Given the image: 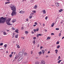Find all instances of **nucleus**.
<instances>
[{
  "label": "nucleus",
  "mask_w": 64,
  "mask_h": 64,
  "mask_svg": "<svg viewBox=\"0 0 64 64\" xmlns=\"http://www.w3.org/2000/svg\"><path fill=\"white\" fill-rule=\"evenodd\" d=\"M10 7L11 8L12 10L13 11L11 14L12 16H15V15H16L17 13L15 11H16V8L14 7V6L12 5H11Z\"/></svg>",
  "instance_id": "nucleus-1"
},
{
  "label": "nucleus",
  "mask_w": 64,
  "mask_h": 64,
  "mask_svg": "<svg viewBox=\"0 0 64 64\" xmlns=\"http://www.w3.org/2000/svg\"><path fill=\"white\" fill-rule=\"evenodd\" d=\"M7 19V18L6 17L5 18H3L2 17L0 18V23H4L5 22L6 20Z\"/></svg>",
  "instance_id": "nucleus-2"
},
{
  "label": "nucleus",
  "mask_w": 64,
  "mask_h": 64,
  "mask_svg": "<svg viewBox=\"0 0 64 64\" xmlns=\"http://www.w3.org/2000/svg\"><path fill=\"white\" fill-rule=\"evenodd\" d=\"M11 20V18H8V25H12V24H11V23L9 22Z\"/></svg>",
  "instance_id": "nucleus-3"
},
{
  "label": "nucleus",
  "mask_w": 64,
  "mask_h": 64,
  "mask_svg": "<svg viewBox=\"0 0 64 64\" xmlns=\"http://www.w3.org/2000/svg\"><path fill=\"white\" fill-rule=\"evenodd\" d=\"M18 56L19 57H21V56H22V55H23V53L22 52H20L18 54Z\"/></svg>",
  "instance_id": "nucleus-4"
},
{
  "label": "nucleus",
  "mask_w": 64,
  "mask_h": 64,
  "mask_svg": "<svg viewBox=\"0 0 64 64\" xmlns=\"http://www.w3.org/2000/svg\"><path fill=\"white\" fill-rule=\"evenodd\" d=\"M45 62L44 60H42L41 61L40 64H45Z\"/></svg>",
  "instance_id": "nucleus-5"
},
{
  "label": "nucleus",
  "mask_w": 64,
  "mask_h": 64,
  "mask_svg": "<svg viewBox=\"0 0 64 64\" xmlns=\"http://www.w3.org/2000/svg\"><path fill=\"white\" fill-rule=\"evenodd\" d=\"M23 58L22 57H20L19 58L18 60V61H21L22 59Z\"/></svg>",
  "instance_id": "nucleus-6"
},
{
  "label": "nucleus",
  "mask_w": 64,
  "mask_h": 64,
  "mask_svg": "<svg viewBox=\"0 0 64 64\" xmlns=\"http://www.w3.org/2000/svg\"><path fill=\"white\" fill-rule=\"evenodd\" d=\"M20 13H21V14H23L24 13V11H23L22 10H21L19 12Z\"/></svg>",
  "instance_id": "nucleus-7"
},
{
  "label": "nucleus",
  "mask_w": 64,
  "mask_h": 64,
  "mask_svg": "<svg viewBox=\"0 0 64 64\" xmlns=\"http://www.w3.org/2000/svg\"><path fill=\"white\" fill-rule=\"evenodd\" d=\"M42 12H43V14H46V11H45V10H44Z\"/></svg>",
  "instance_id": "nucleus-8"
},
{
  "label": "nucleus",
  "mask_w": 64,
  "mask_h": 64,
  "mask_svg": "<svg viewBox=\"0 0 64 64\" xmlns=\"http://www.w3.org/2000/svg\"><path fill=\"white\" fill-rule=\"evenodd\" d=\"M56 6H57V7H58V6H59V4L58 3V2H56Z\"/></svg>",
  "instance_id": "nucleus-9"
},
{
  "label": "nucleus",
  "mask_w": 64,
  "mask_h": 64,
  "mask_svg": "<svg viewBox=\"0 0 64 64\" xmlns=\"http://www.w3.org/2000/svg\"><path fill=\"white\" fill-rule=\"evenodd\" d=\"M16 19H14L12 21V23H14L15 22H16Z\"/></svg>",
  "instance_id": "nucleus-10"
},
{
  "label": "nucleus",
  "mask_w": 64,
  "mask_h": 64,
  "mask_svg": "<svg viewBox=\"0 0 64 64\" xmlns=\"http://www.w3.org/2000/svg\"><path fill=\"white\" fill-rule=\"evenodd\" d=\"M6 23L8 25V19L7 20H6Z\"/></svg>",
  "instance_id": "nucleus-11"
},
{
  "label": "nucleus",
  "mask_w": 64,
  "mask_h": 64,
  "mask_svg": "<svg viewBox=\"0 0 64 64\" xmlns=\"http://www.w3.org/2000/svg\"><path fill=\"white\" fill-rule=\"evenodd\" d=\"M18 34H16V36H15V38H18Z\"/></svg>",
  "instance_id": "nucleus-12"
},
{
  "label": "nucleus",
  "mask_w": 64,
  "mask_h": 64,
  "mask_svg": "<svg viewBox=\"0 0 64 64\" xmlns=\"http://www.w3.org/2000/svg\"><path fill=\"white\" fill-rule=\"evenodd\" d=\"M15 31L16 32V33H18V29H17V30H16Z\"/></svg>",
  "instance_id": "nucleus-13"
},
{
  "label": "nucleus",
  "mask_w": 64,
  "mask_h": 64,
  "mask_svg": "<svg viewBox=\"0 0 64 64\" xmlns=\"http://www.w3.org/2000/svg\"><path fill=\"white\" fill-rule=\"evenodd\" d=\"M52 25V27H53L54 26V23H53L51 25Z\"/></svg>",
  "instance_id": "nucleus-14"
},
{
  "label": "nucleus",
  "mask_w": 64,
  "mask_h": 64,
  "mask_svg": "<svg viewBox=\"0 0 64 64\" xmlns=\"http://www.w3.org/2000/svg\"><path fill=\"white\" fill-rule=\"evenodd\" d=\"M42 54H44L45 52V50H42Z\"/></svg>",
  "instance_id": "nucleus-15"
},
{
  "label": "nucleus",
  "mask_w": 64,
  "mask_h": 64,
  "mask_svg": "<svg viewBox=\"0 0 64 64\" xmlns=\"http://www.w3.org/2000/svg\"><path fill=\"white\" fill-rule=\"evenodd\" d=\"M38 53L39 54V55H40L42 54V52H40Z\"/></svg>",
  "instance_id": "nucleus-16"
},
{
  "label": "nucleus",
  "mask_w": 64,
  "mask_h": 64,
  "mask_svg": "<svg viewBox=\"0 0 64 64\" xmlns=\"http://www.w3.org/2000/svg\"><path fill=\"white\" fill-rule=\"evenodd\" d=\"M37 8V6H34V8L35 9H36V8Z\"/></svg>",
  "instance_id": "nucleus-17"
},
{
  "label": "nucleus",
  "mask_w": 64,
  "mask_h": 64,
  "mask_svg": "<svg viewBox=\"0 0 64 64\" xmlns=\"http://www.w3.org/2000/svg\"><path fill=\"white\" fill-rule=\"evenodd\" d=\"M39 64V62H36L35 63V64Z\"/></svg>",
  "instance_id": "nucleus-18"
},
{
  "label": "nucleus",
  "mask_w": 64,
  "mask_h": 64,
  "mask_svg": "<svg viewBox=\"0 0 64 64\" xmlns=\"http://www.w3.org/2000/svg\"><path fill=\"white\" fill-rule=\"evenodd\" d=\"M4 33V35H7V34L6 33V32H3Z\"/></svg>",
  "instance_id": "nucleus-19"
},
{
  "label": "nucleus",
  "mask_w": 64,
  "mask_h": 64,
  "mask_svg": "<svg viewBox=\"0 0 64 64\" xmlns=\"http://www.w3.org/2000/svg\"><path fill=\"white\" fill-rule=\"evenodd\" d=\"M50 37H48L47 38L46 40H48V39H50Z\"/></svg>",
  "instance_id": "nucleus-20"
},
{
  "label": "nucleus",
  "mask_w": 64,
  "mask_h": 64,
  "mask_svg": "<svg viewBox=\"0 0 64 64\" xmlns=\"http://www.w3.org/2000/svg\"><path fill=\"white\" fill-rule=\"evenodd\" d=\"M62 11H63V10H62V9H60V10H59V12H62Z\"/></svg>",
  "instance_id": "nucleus-21"
},
{
  "label": "nucleus",
  "mask_w": 64,
  "mask_h": 64,
  "mask_svg": "<svg viewBox=\"0 0 64 64\" xmlns=\"http://www.w3.org/2000/svg\"><path fill=\"white\" fill-rule=\"evenodd\" d=\"M36 31L37 32H38V31H39V28H37L36 30Z\"/></svg>",
  "instance_id": "nucleus-22"
},
{
  "label": "nucleus",
  "mask_w": 64,
  "mask_h": 64,
  "mask_svg": "<svg viewBox=\"0 0 64 64\" xmlns=\"http://www.w3.org/2000/svg\"><path fill=\"white\" fill-rule=\"evenodd\" d=\"M61 61V60H60L59 61H58V63H60V62Z\"/></svg>",
  "instance_id": "nucleus-23"
},
{
  "label": "nucleus",
  "mask_w": 64,
  "mask_h": 64,
  "mask_svg": "<svg viewBox=\"0 0 64 64\" xmlns=\"http://www.w3.org/2000/svg\"><path fill=\"white\" fill-rule=\"evenodd\" d=\"M25 33L26 34H27V33H28V32L26 31H25Z\"/></svg>",
  "instance_id": "nucleus-24"
},
{
  "label": "nucleus",
  "mask_w": 64,
  "mask_h": 64,
  "mask_svg": "<svg viewBox=\"0 0 64 64\" xmlns=\"http://www.w3.org/2000/svg\"><path fill=\"white\" fill-rule=\"evenodd\" d=\"M14 36H15V34H14L13 33L12 35V38H14Z\"/></svg>",
  "instance_id": "nucleus-25"
},
{
  "label": "nucleus",
  "mask_w": 64,
  "mask_h": 64,
  "mask_svg": "<svg viewBox=\"0 0 64 64\" xmlns=\"http://www.w3.org/2000/svg\"><path fill=\"white\" fill-rule=\"evenodd\" d=\"M16 58H18V57H20V56H19L18 54V55L17 56H16Z\"/></svg>",
  "instance_id": "nucleus-26"
},
{
  "label": "nucleus",
  "mask_w": 64,
  "mask_h": 64,
  "mask_svg": "<svg viewBox=\"0 0 64 64\" xmlns=\"http://www.w3.org/2000/svg\"><path fill=\"white\" fill-rule=\"evenodd\" d=\"M4 46L5 48H6V47H7V44H6L4 45Z\"/></svg>",
  "instance_id": "nucleus-27"
},
{
  "label": "nucleus",
  "mask_w": 64,
  "mask_h": 64,
  "mask_svg": "<svg viewBox=\"0 0 64 64\" xmlns=\"http://www.w3.org/2000/svg\"><path fill=\"white\" fill-rule=\"evenodd\" d=\"M17 48H20V46H19V45H18L17 46Z\"/></svg>",
  "instance_id": "nucleus-28"
},
{
  "label": "nucleus",
  "mask_w": 64,
  "mask_h": 64,
  "mask_svg": "<svg viewBox=\"0 0 64 64\" xmlns=\"http://www.w3.org/2000/svg\"><path fill=\"white\" fill-rule=\"evenodd\" d=\"M33 42L34 44H35V40H34V41H33Z\"/></svg>",
  "instance_id": "nucleus-29"
},
{
  "label": "nucleus",
  "mask_w": 64,
  "mask_h": 64,
  "mask_svg": "<svg viewBox=\"0 0 64 64\" xmlns=\"http://www.w3.org/2000/svg\"><path fill=\"white\" fill-rule=\"evenodd\" d=\"M34 32L35 33V32H36V30L34 29Z\"/></svg>",
  "instance_id": "nucleus-30"
},
{
  "label": "nucleus",
  "mask_w": 64,
  "mask_h": 64,
  "mask_svg": "<svg viewBox=\"0 0 64 64\" xmlns=\"http://www.w3.org/2000/svg\"><path fill=\"white\" fill-rule=\"evenodd\" d=\"M56 30H59V28H56Z\"/></svg>",
  "instance_id": "nucleus-31"
},
{
  "label": "nucleus",
  "mask_w": 64,
  "mask_h": 64,
  "mask_svg": "<svg viewBox=\"0 0 64 64\" xmlns=\"http://www.w3.org/2000/svg\"><path fill=\"white\" fill-rule=\"evenodd\" d=\"M61 33L60 32V33L59 34V37H60V36H61Z\"/></svg>",
  "instance_id": "nucleus-32"
},
{
  "label": "nucleus",
  "mask_w": 64,
  "mask_h": 64,
  "mask_svg": "<svg viewBox=\"0 0 64 64\" xmlns=\"http://www.w3.org/2000/svg\"><path fill=\"white\" fill-rule=\"evenodd\" d=\"M60 46H57V48H59L60 47Z\"/></svg>",
  "instance_id": "nucleus-33"
},
{
  "label": "nucleus",
  "mask_w": 64,
  "mask_h": 64,
  "mask_svg": "<svg viewBox=\"0 0 64 64\" xmlns=\"http://www.w3.org/2000/svg\"><path fill=\"white\" fill-rule=\"evenodd\" d=\"M12 30H15V28H12Z\"/></svg>",
  "instance_id": "nucleus-34"
},
{
  "label": "nucleus",
  "mask_w": 64,
  "mask_h": 64,
  "mask_svg": "<svg viewBox=\"0 0 64 64\" xmlns=\"http://www.w3.org/2000/svg\"><path fill=\"white\" fill-rule=\"evenodd\" d=\"M3 43H1L0 44V46H2V45H3Z\"/></svg>",
  "instance_id": "nucleus-35"
},
{
  "label": "nucleus",
  "mask_w": 64,
  "mask_h": 64,
  "mask_svg": "<svg viewBox=\"0 0 64 64\" xmlns=\"http://www.w3.org/2000/svg\"><path fill=\"white\" fill-rule=\"evenodd\" d=\"M32 12H34V13H36V11H35V10L32 11Z\"/></svg>",
  "instance_id": "nucleus-36"
},
{
  "label": "nucleus",
  "mask_w": 64,
  "mask_h": 64,
  "mask_svg": "<svg viewBox=\"0 0 64 64\" xmlns=\"http://www.w3.org/2000/svg\"><path fill=\"white\" fill-rule=\"evenodd\" d=\"M55 51L56 53H57V52H58V50H56Z\"/></svg>",
  "instance_id": "nucleus-37"
},
{
  "label": "nucleus",
  "mask_w": 64,
  "mask_h": 64,
  "mask_svg": "<svg viewBox=\"0 0 64 64\" xmlns=\"http://www.w3.org/2000/svg\"><path fill=\"white\" fill-rule=\"evenodd\" d=\"M48 19V17L46 16L45 18V19L46 20H47Z\"/></svg>",
  "instance_id": "nucleus-38"
},
{
  "label": "nucleus",
  "mask_w": 64,
  "mask_h": 64,
  "mask_svg": "<svg viewBox=\"0 0 64 64\" xmlns=\"http://www.w3.org/2000/svg\"><path fill=\"white\" fill-rule=\"evenodd\" d=\"M12 54H11L10 55V56L11 58V57H12Z\"/></svg>",
  "instance_id": "nucleus-39"
},
{
  "label": "nucleus",
  "mask_w": 64,
  "mask_h": 64,
  "mask_svg": "<svg viewBox=\"0 0 64 64\" xmlns=\"http://www.w3.org/2000/svg\"><path fill=\"white\" fill-rule=\"evenodd\" d=\"M56 44H59V42H57L56 43Z\"/></svg>",
  "instance_id": "nucleus-40"
},
{
  "label": "nucleus",
  "mask_w": 64,
  "mask_h": 64,
  "mask_svg": "<svg viewBox=\"0 0 64 64\" xmlns=\"http://www.w3.org/2000/svg\"><path fill=\"white\" fill-rule=\"evenodd\" d=\"M39 35L38 34H37V35H36L37 37V38H38L39 37Z\"/></svg>",
  "instance_id": "nucleus-41"
},
{
  "label": "nucleus",
  "mask_w": 64,
  "mask_h": 64,
  "mask_svg": "<svg viewBox=\"0 0 64 64\" xmlns=\"http://www.w3.org/2000/svg\"><path fill=\"white\" fill-rule=\"evenodd\" d=\"M36 37H34L33 38V39L34 40H35V39H36Z\"/></svg>",
  "instance_id": "nucleus-42"
},
{
  "label": "nucleus",
  "mask_w": 64,
  "mask_h": 64,
  "mask_svg": "<svg viewBox=\"0 0 64 64\" xmlns=\"http://www.w3.org/2000/svg\"><path fill=\"white\" fill-rule=\"evenodd\" d=\"M24 29V28L23 27H22V28H21L22 30H23Z\"/></svg>",
  "instance_id": "nucleus-43"
},
{
  "label": "nucleus",
  "mask_w": 64,
  "mask_h": 64,
  "mask_svg": "<svg viewBox=\"0 0 64 64\" xmlns=\"http://www.w3.org/2000/svg\"><path fill=\"white\" fill-rule=\"evenodd\" d=\"M34 24H36L37 25L38 24H37V22H34Z\"/></svg>",
  "instance_id": "nucleus-44"
},
{
  "label": "nucleus",
  "mask_w": 64,
  "mask_h": 64,
  "mask_svg": "<svg viewBox=\"0 0 64 64\" xmlns=\"http://www.w3.org/2000/svg\"><path fill=\"white\" fill-rule=\"evenodd\" d=\"M51 35H54V34L53 33H52L51 34Z\"/></svg>",
  "instance_id": "nucleus-45"
},
{
  "label": "nucleus",
  "mask_w": 64,
  "mask_h": 64,
  "mask_svg": "<svg viewBox=\"0 0 64 64\" xmlns=\"http://www.w3.org/2000/svg\"><path fill=\"white\" fill-rule=\"evenodd\" d=\"M27 63V61H26L25 62H24V64H25V63Z\"/></svg>",
  "instance_id": "nucleus-46"
},
{
  "label": "nucleus",
  "mask_w": 64,
  "mask_h": 64,
  "mask_svg": "<svg viewBox=\"0 0 64 64\" xmlns=\"http://www.w3.org/2000/svg\"><path fill=\"white\" fill-rule=\"evenodd\" d=\"M38 35L39 36H41L42 35H41V34H38Z\"/></svg>",
  "instance_id": "nucleus-47"
},
{
  "label": "nucleus",
  "mask_w": 64,
  "mask_h": 64,
  "mask_svg": "<svg viewBox=\"0 0 64 64\" xmlns=\"http://www.w3.org/2000/svg\"><path fill=\"white\" fill-rule=\"evenodd\" d=\"M32 16H30V17H29L30 18H32Z\"/></svg>",
  "instance_id": "nucleus-48"
},
{
  "label": "nucleus",
  "mask_w": 64,
  "mask_h": 64,
  "mask_svg": "<svg viewBox=\"0 0 64 64\" xmlns=\"http://www.w3.org/2000/svg\"><path fill=\"white\" fill-rule=\"evenodd\" d=\"M8 4V2H6L5 3L6 4Z\"/></svg>",
  "instance_id": "nucleus-49"
},
{
  "label": "nucleus",
  "mask_w": 64,
  "mask_h": 64,
  "mask_svg": "<svg viewBox=\"0 0 64 64\" xmlns=\"http://www.w3.org/2000/svg\"><path fill=\"white\" fill-rule=\"evenodd\" d=\"M13 61H16V59H14V60H13Z\"/></svg>",
  "instance_id": "nucleus-50"
},
{
  "label": "nucleus",
  "mask_w": 64,
  "mask_h": 64,
  "mask_svg": "<svg viewBox=\"0 0 64 64\" xmlns=\"http://www.w3.org/2000/svg\"><path fill=\"white\" fill-rule=\"evenodd\" d=\"M25 55H27V53H25L24 54Z\"/></svg>",
  "instance_id": "nucleus-51"
},
{
  "label": "nucleus",
  "mask_w": 64,
  "mask_h": 64,
  "mask_svg": "<svg viewBox=\"0 0 64 64\" xmlns=\"http://www.w3.org/2000/svg\"><path fill=\"white\" fill-rule=\"evenodd\" d=\"M14 58H15V59H17V57L16 56V57H14Z\"/></svg>",
  "instance_id": "nucleus-52"
},
{
  "label": "nucleus",
  "mask_w": 64,
  "mask_h": 64,
  "mask_svg": "<svg viewBox=\"0 0 64 64\" xmlns=\"http://www.w3.org/2000/svg\"><path fill=\"white\" fill-rule=\"evenodd\" d=\"M42 48H43V47L42 46H41L40 47V49H42Z\"/></svg>",
  "instance_id": "nucleus-53"
},
{
  "label": "nucleus",
  "mask_w": 64,
  "mask_h": 64,
  "mask_svg": "<svg viewBox=\"0 0 64 64\" xmlns=\"http://www.w3.org/2000/svg\"><path fill=\"white\" fill-rule=\"evenodd\" d=\"M10 0H8V4H9V3H10V2H9L10 1Z\"/></svg>",
  "instance_id": "nucleus-54"
},
{
  "label": "nucleus",
  "mask_w": 64,
  "mask_h": 64,
  "mask_svg": "<svg viewBox=\"0 0 64 64\" xmlns=\"http://www.w3.org/2000/svg\"><path fill=\"white\" fill-rule=\"evenodd\" d=\"M36 26V25H33V26H34V27H35V26Z\"/></svg>",
  "instance_id": "nucleus-55"
},
{
  "label": "nucleus",
  "mask_w": 64,
  "mask_h": 64,
  "mask_svg": "<svg viewBox=\"0 0 64 64\" xmlns=\"http://www.w3.org/2000/svg\"><path fill=\"white\" fill-rule=\"evenodd\" d=\"M6 53H8V51H7L6 52Z\"/></svg>",
  "instance_id": "nucleus-56"
},
{
  "label": "nucleus",
  "mask_w": 64,
  "mask_h": 64,
  "mask_svg": "<svg viewBox=\"0 0 64 64\" xmlns=\"http://www.w3.org/2000/svg\"><path fill=\"white\" fill-rule=\"evenodd\" d=\"M44 31L45 32H47V30H44Z\"/></svg>",
  "instance_id": "nucleus-57"
},
{
  "label": "nucleus",
  "mask_w": 64,
  "mask_h": 64,
  "mask_svg": "<svg viewBox=\"0 0 64 64\" xmlns=\"http://www.w3.org/2000/svg\"><path fill=\"white\" fill-rule=\"evenodd\" d=\"M64 36H63L62 37V39H64Z\"/></svg>",
  "instance_id": "nucleus-58"
},
{
  "label": "nucleus",
  "mask_w": 64,
  "mask_h": 64,
  "mask_svg": "<svg viewBox=\"0 0 64 64\" xmlns=\"http://www.w3.org/2000/svg\"><path fill=\"white\" fill-rule=\"evenodd\" d=\"M26 20V21H28V19H27Z\"/></svg>",
  "instance_id": "nucleus-59"
},
{
  "label": "nucleus",
  "mask_w": 64,
  "mask_h": 64,
  "mask_svg": "<svg viewBox=\"0 0 64 64\" xmlns=\"http://www.w3.org/2000/svg\"><path fill=\"white\" fill-rule=\"evenodd\" d=\"M33 53V52H31V54H32Z\"/></svg>",
  "instance_id": "nucleus-60"
},
{
  "label": "nucleus",
  "mask_w": 64,
  "mask_h": 64,
  "mask_svg": "<svg viewBox=\"0 0 64 64\" xmlns=\"http://www.w3.org/2000/svg\"><path fill=\"white\" fill-rule=\"evenodd\" d=\"M32 34H34V32H32Z\"/></svg>",
  "instance_id": "nucleus-61"
},
{
  "label": "nucleus",
  "mask_w": 64,
  "mask_h": 64,
  "mask_svg": "<svg viewBox=\"0 0 64 64\" xmlns=\"http://www.w3.org/2000/svg\"><path fill=\"white\" fill-rule=\"evenodd\" d=\"M38 47H39V44H38Z\"/></svg>",
  "instance_id": "nucleus-62"
},
{
  "label": "nucleus",
  "mask_w": 64,
  "mask_h": 64,
  "mask_svg": "<svg viewBox=\"0 0 64 64\" xmlns=\"http://www.w3.org/2000/svg\"><path fill=\"white\" fill-rule=\"evenodd\" d=\"M22 52H24V50H22Z\"/></svg>",
  "instance_id": "nucleus-63"
},
{
  "label": "nucleus",
  "mask_w": 64,
  "mask_h": 64,
  "mask_svg": "<svg viewBox=\"0 0 64 64\" xmlns=\"http://www.w3.org/2000/svg\"><path fill=\"white\" fill-rule=\"evenodd\" d=\"M48 53L49 54V53H50V52L49 51H48Z\"/></svg>",
  "instance_id": "nucleus-64"
}]
</instances>
